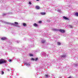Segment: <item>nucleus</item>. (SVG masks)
<instances>
[{
    "mask_svg": "<svg viewBox=\"0 0 78 78\" xmlns=\"http://www.w3.org/2000/svg\"><path fill=\"white\" fill-rule=\"evenodd\" d=\"M74 65L75 67H77V66H78V65H77V64H74Z\"/></svg>",
    "mask_w": 78,
    "mask_h": 78,
    "instance_id": "obj_18",
    "label": "nucleus"
},
{
    "mask_svg": "<svg viewBox=\"0 0 78 78\" xmlns=\"http://www.w3.org/2000/svg\"><path fill=\"white\" fill-rule=\"evenodd\" d=\"M2 15H3V16H5L6 15V14L5 13H3Z\"/></svg>",
    "mask_w": 78,
    "mask_h": 78,
    "instance_id": "obj_23",
    "label": "nucleus"
},
{
    "mask_svg": "<svg viewBox=\"0 0 78 78\" xmlns=\"http://www.w3.org/2000/svg\"><path fill=\"white\" fill-rule=\"evenodd\" d=\"M71 5H70V7H71Z\"/></svg>",
    "mask_w": 78,
    "mask_h": 78,
    "instance_id": "obj_31",
    "label": "nucleus"
},
{
    "mask_svg": "<svg viewBox=\"0 0 78 78\" xmlns=\"http://www.w3.org/2000/svg\"><path fill=\"white\" fill-rule=\"evenodd\" d=\"M53 31H58L59 30L58 29H53Z\"/></svg>",
    "mask_w": 78,
    "mask_h": 78,
    "instance_id": "obj_10",
    "label": "nucleus"
},
{
    "mask_svg": "<svg viewBox=\"0 0 78 78\" xmlns=\"http://www.w3.org/2000/svg\"><path fill=\"white\" fill-rule=\"evenodd\" d=\"M69 78H72V76H70L69 77Z\"/></svg>",
    "mask_w": 78,
    "mask_h": 78,
    "instance_id": "obj_26",
    "label": "nucleus"
},
{
    "mask_svg": "<svg viewBox=\"0 0 78 78\" xmlns=\"http://www.w3.org/2000/svg\"><path fill=\"white\" fill-rule=\"evenodd\" d=\"M29 5H31V2H29Z\"/></svg>",
    "mask_w": 78,
    "mask_h": 78,
    "instance_id": "obj_27",
    "label": "nucleus"
},
{
    "mask_svg": "<svg viewBox=\"0 0 78 78\" xmlns=\"http://www.w3.org/2000/svg\"><path fill=\"white\" fill-rule=\"evenodd\" d=\"M3 74H4V72L3 71H2V74L3 75Z\"/></svg>",
    "mask_w": 78,
    "mask_h": 78,
    "instance_id": "obj_21",
    "label": "nucleus"
},
{
    "mask_svg": "<svg viewBox=\"0 0 78 78\" xmlns=\"http://www.w3.org/2000/svg\"><path fill=\"white\" fill-rule=\"evenodd\" d=\"M31 60H32V61H34V59L33 58H31Z\"/></svg>",
    "mask_w": 78,
    "mask_h": 78,
    "instance_id": "obj_19",
    "label": "nucleus"
},
{
    "mask_svg": "<svg viewBox=\"0 0 78 78\" xmlns=\"http://www.w3.org/2000/svg\"><path fill=\"white\" fill-rule=\"evenodd\" d=\"M23 25L24 27H25V26H27V24H26V23H23Z\"/></svg>",
    "mask_w": 78,
    "mask_h": 78,
    "instance_id": "obj_12",
    "label": "nucleus"
},
{
    "mask_svg": "<svg viewBox=\"0 0 78 78\" xmlns=\"http://www.w3.org/2000/svg\"><path fill=\"white\" fill-rule=\"evenodd\" d=\"M68 78H69V77H68Z\"/></svg>",
    "mask_w": 78,
    "mask_h": 78,
    "instance_id": "obj_32",
    "label": "nucleus"
},
{
    "mask_svg": "<svg viewBox=\"0 0 78 78\" xmlns=\"http://www.w3.org/2000/svg\"><path fill=\"white\" fill-rule=\"evenodd\" d=\"M45 42V40H42L41 41V43H42V44H44Z\"/></svg>",
    "mask_w": 78,
    "mask_h": 78,
    "instance_id": "obj_8",
    "label": "nucleus"
},
{
    "mask_svg": "<svg viewBox=\"0 0 78 78\" xmlns=\"http://www.w3.org/2000/svg\"><path fill=\"white\" fill-rule=\"evenodd\" d=\"M39 23H42V21H38Z\"/></svg>",
    "mask_w": 78,
    "mask_h": 78,
    "instance_id": "obj_17",
    "label": "nucleus"
},
{
    "mask_svg": "<svg viewBox=\"0 0 78 78\" xmlns=\"http://www.w3.org/2000/svg\"><path fill=\"white\" fill-rule=\"evenodd\" d=\"M7 70H8V71H9V69H7Z\"/></svg>",
    "mask_w": 78,
    "mask_h": 78,
    "instance_id": "obj_28",
    "label": "nucleus"
},
{
    "mask_svg": "<svg viewBox=\"0 0 78 78\" xmlns=\"http://www.w3.org/2000/svg\"><path fill=\"white\" fill-rule=\"evenodd\" d=\"M75 16H78V13L76 12L75 13Z\"/></svg>",
    "mask_w": 78,
    "mask_h": 78,
    "instance_id": "obj_14",
    "label": "nucleus"
},
{
    "mask_svg": "<svg viewBox=\"0 0 78 78\" xmlns=\"http://www.w3.org/2000/svg\"><path fill=\"white\" fill-rule=\"evenodd\" d=\"M45 76H46V77H48V75H45Z\"/></svg>",
    "mask_w": 78,
    "mask_h": 78,
    "instance_id": "obj_22",
    "label": "nucleus"
},
{
    "mask_svg": "<svg viewBox=\"0 0 78 78\" xmlns=\"http://www.w3.org/2000/svg\"><path fill=\"white\" fill-rule=\"evenodd\" d=\"M38 59V58H36L35 59H34V61H37V60Z\"/></svg>",
    "mask_w": 78,
    "mask_h": 78,
    "instance_id": "obj_16",
    "label": "nucleus"
},
{
    "mask_svg": "<svg viewBox=\"0 0 78 78\" xmlns=\"http://www.w3.org/2000/svg\"><path fill=\"white\" fill-rule=\"evenodd\" d=\"M39 0H37V1H39Z\"/></svg>",
    "mask_w": 78,
    "mask_h": 78,
    "instance_id": "obj_29",
    "label": "nucleus"
},
{
    "mask_svg": "<svg viewBox=\"0 0 78 78\" xmlns=\"http://www.w3.org/2000/svg\"><path fill=\"white\" fill-rule=\"evenodd\" d=\"M33 26H34V27H38V25L36 23H34L33 24Z\"/></svg>",
    "mask_w": 78,
    "mask_h": 78,
    "instance_id": "obj_6",
    "label": "nucleus"
},
{
    "mask_svg": "<svg viewBox=\"0 0 78 78\" xmlns=\"http://www.w3.org/2000/svg\"><path fill=\"white\" fill-rule=\"evenodd\" d=\"M9 62H11V61H12L10 59H9Z\"/></svg>",
    "mask_w": 78,
    "mask_h": 78,
    "instance_id": "obj_25",
    "label": "nucleus"
},
{
    "mask_svg": "<svg viewBox=\"0 0 78 78\" xmlns=\"http://www.w3.org/2000/svg\"><path fill=\"white\" fill-rule=\"evenodd\" d=\"M6 60H5L3 59L0 60V64H3V63H6Z\"/></svg>",
    "mask_w": 78,
    "mask_h": 78,
    "instance_id": "obj_1",
    "label": "nucleus"
},
{
    "mask_svg": "<svg viewBox=\"0 0 78 78\" xmlns=\"http://www.w3.org/2000/svg\"><path fill=\"white\" fill-rule=\"evenodd\" d=\"M69 28H73V26L72 25H69Z\"/></svg>",
    "mask_w": 78,
    "mask_h": 78,
    "instance_id": "obj_11",
    "label": "nucleus"
},
{
    "mask_svg": "<svg viewBox=\"0 0 78 78\" xmlns=\"http://www.w3.org/2000/svg\"><path fill=\"white\" fill-rule=\"evenodd\" d=\"M30 56H33V55L32 54H30Z\"/></svg>",
    "mask_w": 78,
    "mask_h": 78,
    "instance_id": "obj_20",
    "label": "nucleus"
},
{
    "mask_svg": "<svg viewBox=\"0 0 78 78\" xmlns=\"http://www.w3.org/2000/svg\"><path fill=\"white\" fill-rule=\"evenodd\" d=\"M42 15V16H44V15H45L46 13L45 12H41L40 13Z\"/></svg>",
    "mask_w": 78,
    "mask_h": 78,
    "instance_id": "obj_7",
    "label": "nucleus"
},
{
    "mask_svg": "<svg viewBox=\"0 0 78 78\" xmlns=\"http://www.w3.org/2000/svg\"><path fill=\"white\" fill-rule=\"evenodd\" d=\"M71 0V1H72V0Z\"/></svg>",
    "mask_w": 78,
    "mask_h": 78,
    "instance_id": "obj_30",
    "label": "nucleus"
},
{
    "mask_svg": "<svg viewBox=\"0 0 78 78\" xmlns=\"http://www.w3.org/2000/svg\"><path fill=\"white\" fill-rule=\"evenodd\" d=\"M14 23L15 24V25H18V24H19L18 23L16 22H15Z\"/></svg>",
    "mask_w": 78,
    "mask_h": 78,
    "instance_id": "obj_15",
    "label": "nucleus"
},
{
    "mask_svg": "<svg viewBox=\"0 0 78 78\" xmlns=\"http://www.w3.org/2000/svg\"><path fill=\"white\" fill-rule=\"evenodd\" d=\"M59 31L60 32H61V33H63L65 32V30H64L60 29Z\"/></svg>",
    "mask_w": 78,
    "mask_h": 78,
    "instance_id": "obj_2",
    "label": "nucleus"
},
{
    "mask_svg": "<svg viewBox=\"0 0 78 78\" xmlns=\"http://www.w3.org/2000/svg\"><path fill=\"white\" fill-rule=\"evenodd\" d=\"M57 45H61V43H60V42H57Z\"/></svg>",
    "mask_w": 78,
    "mask_h": 78,
    "instance_id": "obj_13",
    "label": "nucleus"
},
{
    "mask_svg": "<svg viewBox=\"0 0 78 78\" xmlns=\"http://www.w3.org/2000/svg\"><path fill=\"white\" fill-rule=\"evenodd\" d=\"M35 8L37 9H40V7L38 6H35Z\"/></svg>",
    "mask_w": 78,
    "mask_h": 78,
    "instance_id": "obj_5",
    "label": "nucleus"
},
{
    "mask_svg": "<svg viewBox=\"0 0 78 78\" xmlns=\"http://www.w3.org/2000/svg\"><path fill=\"white\" fill-rule=\"evenodd\" d=\"M1 39L2 41H4L5 40H6V37H2L1 38Z\"/></svg>",
    "mask_w": 78,
    "mask_h": 78,
    "instance_id": "obj_4",
    "label": "nucleus"
},
{
    "mask_svg": "<svg viewBox=\"0 0 78 78\" xmlns=\"http://www.w3.org/2000/svg\"><path fill=\"white\" fill-rule=\"evenodd\" d=\"M66 56V55H61V58H65Z\"/></svg>",
    "mask_w": 78,
    "mask_h": 78,
    "instance_id": "obj_9",
    "label": "nucleus"
},
{
    "mask_svg": "<svg viewBox=\"0 0 78 78\" xmlns=\"http://www.w3.org/2000/svg\"><path fill=\"white\" fill-rule=\"evenodd\" d=\"M63 19H65V20H69V18L66 16H63Z\"/></svg>",
    "mask_w": 78,
    "mask_h": 78,
    "instance_id": "obj_3",
    "label": "nucleus"
},
{
    "mask_svg": "<svg viewBox=\"0 0 78 78\" xmlns=\"http://www.w3.org/2000/svg\"><path fill=\"white\" fill-rule=\"evenodd\" d=\"M27 66H30V64L27 63Z\"/></svg>",
    "mask_w": 78,
    "mask_h": 78,
    "instance_id": "obj_24",
    "label": "nucleus"
}]
</instances>
